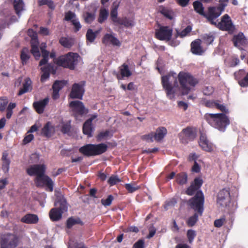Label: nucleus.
<instances>
[{
  "instance_id": "nucleus-9",
  "label": "nucleus",
  "mask_w": 248,
  "mask_h": 248,
  "mask_svg": "<svg viewBox=\"0 0 248 248\" xmlns=\"http://www.w3.org/2000/svg\"><path fill=\"white\" fill-rule=\"evenodd\" d=\"M196 129L193 127H187L183 129L179 134L180 141L183 144H187L193 140L196 137Z\"/></svg>"
},
{
  "instance_id": "nucleus-53",
  "label": "nucleus",
  "mask_w": 248,
  "mask_h": 248,
  "mask_svg": "<svg viewBox=\"0 0 248 248\" xmlns=\"http://www.w3.org/2000/svg\"><path fill=\"white\" fill-rule=\"evenodd\" d=\"M121 181L117 175L111 176L108 180V183L111 186L116 185Z\"/></svg>"
},
{
  "instance_id": "nucleus-41",
  "label": "nucleus",
  "mask_w": 248,
  "mask_h": 248,
  "mask_svg": "<svg viewBox=\"0 0 248 248\" xmlns=\"http://www.w3.org/2000/svg\"><path fill=\"white\" fill-rule=\"evenodd\" d=\"M116 24L124 25L126 28H130L133 27L135 25V22L132 19L124 18H121Z\"/></svg>"
},
{
  "instance_id": "nucleus-42",
  "label": "nucleus",
  "mask_w": 248,
  "mask_h": 248,
  "mask_svg": "<svg viewBox=\"0 0 248 248\" xmlns=\"http://www.w3.org/2000/svg\"><path fill=\"white\" fill-rule=\"evenodd\" d=\"M30 58L28 48H24L21 53L20 58L23 65L26 64Z\"/></svg>"
},
{
  "instance_id": "nucleus-55",
  "label": "nucleus",
  "mask_w": 248,
  "mask_h": 248,
  "mask_svg": "<svg viewBox=\"0 0 248 248\" xmlns=\"http://www.w3.org/2000/svg\"><path fill=\"white\" fill-rule=\"evenodd\" d=\"M192 30V28L190 26H188L184 30L182 31L177 32V35L178 36H180L181 37H184L186 36Z\"/></svg>"
},
{
  "instance_id": "nucleus-45",
  "label": "nucleus",
  "mask_w": 248,
  "mask_h": 248,
  "mask_svg": "<svg viewBox=\"0 0 248 248\" xmlns=\"http://www.w3.org/2000/svg\"><path fill=\"white\" fill-rule=\"evenodd\" d=\"M97 32H94L92 29H88L86 33L87 40L90 43L94 41L96 36Z\"/></svg>"
},
{
  "instance_id": "nucleus-17",
  "label": "nucleus",
  "mask_w": 248,
  "mask_h": 248,
  "mask_svg": "<svg viewBox=\"0 0 248 248\" xmlns=\"http://www.w3.org/2000/svg\"><path fill=\"white\" fill-rule=\"evenodd\" d=\"M97 8L95 3H92L88 6L87 11L83 15V17L86 23H91L95 19Z\"/></svg>"
},
{
  "instance_id": "nucleus-43",
  "label": "nucleus",
  "mask_w": 248,
  "mask_h": 248,
  "mask_svg": "<svg viewBox=\"0 0 248 248\" xmlns=\"http://www.w3.org/2000/svg\"><path fill=\"white\" fill-rule=\"evenodd\" d=\"M41 69L43 73L41 76V80L42 82H45L49 77L50 68L44 66Z\"/></svg>"
},
{
  "instance_id": "nucleus-58",
  "label": "nucleus",
  "mask_w": 248,
  "mask_h": 248,
  "mask_svg": "<svg viewBox=\"0 0 248 248\" xmlns=\"http://www.w3.org/2000/svg\"><path fill=\"white\" fill-rule=\"evenodd\" d=\"M76 18H77V17H76L75 14H74V13H73L71 11H68V12H67L65 14V19L66 21L70 20L72 22V21Z\"/></svg>"
},
{
  "instance_id": "nucleus-34",
  "label": "nucleus",
  "mask_w": 248,
  "mask_h": 248,
  "mask_svg": "<svg viewBox=\"0 0 248 248\" xmlns=\"http://www.w3.org/2000/svg\"><path fill=\"white\" fill-rule=\"evenodd\" d=\"M13 5L16 14L20 16L24 10V3L23 0H14Z\"/></svg>"
},
{
  "instance_id": "nucleus-24",
  "label": "nucleus",
  "mask_w": 248,
  "mask_h": 248,
  "mask_svg": "<svg viewBox=\"0 0 248 248\" xmlns=\"http://www.w3.org/2000/svg\"><path fill=\"white\" fill-rule=\"evenodd\" d=\"M34 40L31 41V52L36 60H38L41 54L38 47L39 42L38 39L35 38V34L33 36Z\"/></svg>"
},
{
  "instance_id": "nucleus-44",
  "label": "nucleus",
  "mask_w": 248,
  "mask_h": 248,
  "mask_svg": "<svg viewBox=\"0 0 248 248\" xmlns=\"http://www.w3.org/2000/svg\"><path fill=\"white\" fill-rule=\"evenodd\" d=\"M198 220V213H195L192 216L190 217L186 221V224L188 227H192Z\"/></svg>"
},
{
  "instance_id": "nucleus-2",
  "label": "nucleus",
  "mask_w": 248,
  "mask_h": 248,
  "mask_svg": "<svg viewBox=\"0 0 248 248\" xmlns=\"http://www.w3.org/2000/svg\"><path fill=\"white\" fill-rule=\"evenodd\" d=\"M205 118L212 126L222 132L225 130L230 124L229 118L223 113H207Z\"/></svg>"
},
{
  "instance_id": "nucleus-13",
  "label": "nucleus",
  "mask_w": 248,
  "mask_h": 248,
  "mask_svg": "<svg viewBox=\"0 0 248 248\" xmlns=\"http://www.w3.org/2000/svg\"><path fill=\"white\" fill-rule=\"evenodd\" d=\"M69 106L76 119H78V115H82L88 113V110L84 107L82 102L80 101H71Z\"/></svg>"
},
{
  "instance_id": "nucleus-46",
  "label": "nucleus",
  "mask_w": 248,
  "mask_h": 248,
  "mask_svg": "<svg viewBox=\"0 0 248 248\" xmlns=\"http://www.w3.org/2000/svg\"><path fill=\"white\" fill-rule=\"evenodd\" d=\"M60 43L65 47H70L73 44V41L70 38L62 37L60 39Z\"/></svg>"
},
{
  "instance_id": "nucleus-60",
  "label": "nucleus",
  "mask_w": 248,
  "mask_h": 248,
  "mask_svg": "<svg viewBox=\"0 0 248 248\" xmlns=\"http://www.w3.org/2000/svg\"><path fill=\"white\" fill-rule=\"evenodd\" d=\"M124 187L130 193H133L139 188L138 186H134L131 184H126Z\"/></svg>"
},
{
  "instance_id": "nucleus-22",
  "label": "nucleus",
  "mask_w": 248,
  "mask_h": 248,
  "mask_svg": "<svg viewBox=\"0 0 248 248\" xmlns=\"http://www.w3.org/2000/svg\"><path fill=\"white\" fill-rule=\"evenodd\" d=\"M233 41L234 46L239 49H242V46L247 44V39L242 33H239L233 37Z\"/></svg>"
},
{
  "instance_id": "nucleus-14",
  "label": "nucleus",
  "mask_w": 248,
  "mask_h": 248,
  "mask_svg": "<svg viewBox=\"0 0 248 248\" xmlns=\"http://www.w3.org/2000/svg\"><path fill=\"white\" fill-rule=\"evenodd\" d=\"M85 82L81 81L78 83H74L72 88L70 96L72 98L82 99L84 93V86Z\"/></svg>"
},
{
  "instance_id": "nucleus-27",
  "label": "nucleus",
  "mask_w": 248,
  "mask_h": 248,
  "mask_svg": "<svg viewBox=\"0 0 248 248\" xmlns=\"http://www.w3.org/2000/svg\"><path fill=\"white\" fill-rule=\"evenodd\" d=\"M63 213V212L59 208H53L49 211V216L51 221H57L62 218Z\"/></svg>"
},
{
  "instance_id": "nucleus-15",
  "label": "nucleus",
  "mask_w": 248,
  "mask_h": 248,
  "mask_svg": "<svg viewBox=\"0 0 248 248\" xmlns=\"http://www.w3.org/2000/svg\"><path fill=\"white\" fill-rule=\"evenodd\" d=\"M203 184V180L200 177H197L194 179L193 182L191 183L189 186H188L185 191V194L189 196H192L194 194L199 191V189L201 188Z\"/></svg>"
},
{
  "instance_id": "nucleus-36",
  "label": "nucleus",
  "mask_w": 248,
  "mask_h": 248,
  "mask_svg": "<svg viewBox=\"0 0 248 248\" xmlns=\"http://www.w3.org/2000/svg\"><path fill=\"white\" fill-rule=\"evenodd\" d=\"M54 128L52 124L48 122L47 123L42 129V134L45 137H48L51 136L54 132Z\"/></svg>"
},
{
  "instance_id": "nucleus-63",
  "label": "nucleus",
  "mask_w": 248,
  "mask_h": 248,
  "mask_svg": "<svg viewBox=\"0 0 248 248\" xmlns=\"http://www.w3.org/2000/svg\"><path fill=\"white\" fill-rule=\"evenodd\" d=\"M34 138V136L31 134H29L26 135L23 140V143L26 144L30 142Z\"/></svg>"
},
{
  "instance_id": "nucleus-5",
  "label": "nucleus",
  "mask_w": 248,
  "mask_h": 248,
  "mask_svg": "<svg viewBox=\"0 0 248 248\" xmlns=\"http://www.w3.org/2000/svg\"><path fill=\"white\" fill-rule=\"evenodd\" d=\"M204 197L203 192L200 190L195 196L190 198L187 202V205L200 215L202 216L204 210Z\"/></svg>"
},
{
  "instance_id": "nucleus-29",
  "label": "nucleus",
  "mask_w": 248,
  "mask_h": 248,
  "mask_svg": "<svg viewBox=\"0 0 248 248\" xmlns=\"http://www.w3.org/2000/svg\"><path fill=\"white\" fill-rule=\"evenodd\" d=\"M167 130L164 127H158L154 133L155 140L160 142L167 134Z\"/></svg>"
},
{
  "instance_id": "nucleus-11",
  "label": "nucleus",
  "mask_w": 248,
  "mask_h": 248,
  "mask_svg": "<svg viewBox=\"0 0 248 248\" xmlns=\"http://www.w3.org/2000/svg\"><path fill=\"white\" fill-rule=\"evenodd\" d=\"M46 170V166L45 164H34L30 166L26 169L27 173L30 176L38 177L44 174Z\"/></svg>"
},
{
  "instance_id": "nucleus-6",
  "label": "nucleus",
  "mask_w": 248,
  "mask_h": 248,
  "mask_svg": "<svg viewBox=\"0 0 248 248\" xmlns=\"http://www.w3.org/2000/svg\"><path fill=\"white\" fill-rule=\"evenodd\" d=\"M80 61L81 59L77 53L69 52L65 56L60 57L58 63L64 67L74 69Z\"/></svg>"
},
{
  "instance_id": "nucleus-25",
  "label": "nucleus",
  "mask_w": 248,
  "mask_h": 248,
  "mask_svg": "<svg viewBox=\"0 0 248 248\" xmlns=\"http://www.w3.org/2000/svg\"><path fill=\"white\" fill-rule=\"evenodd\" d=\"M49 99L46 98L42 100L33 103V106L36 112L39 114L44 112V108L48 104Z\"/></svg>"
},
{
  "instance_id": "nucleus-64",
  "label": "nucleus",
  "mask_w": 248,
  "mask_h": 248,
  "mask_svg": "<svg viewBox=\"0 0 248 248\" xmlns=\"http://www.w3.org/2000/svg\"><path fill=\"white\" fill-rule=\"evenodd\" d=\"M239 84L242 87L248 86V73L243 80L239 81Z\"/></svg>"
},
{
  "instance_id": "nucleus-40",
  "label": "nucleus",
  "mask_w": 248,
  "mask_h": 248,
  "mask_svg": "<svg viewBox=\"0 0 248 248\" xmlns=\"http://www.w3.org/2000/svg\"><path fill=\"white\" fill-rule=\"evenodd\" d=\"M177 183L180 185H184L187 182V175L186 172H182L176 175Z\"/></svg>"
},
{
  "instance_id": "nucleus-54",
  "label": "nucleus",
  "mask_w": 248,
  "mask_h": 248,
  "mask_svg": "<svg viewBox=\"0 0 248 248\" xmlns=\"http://www.w3.org/2000/svg\"><path fill=\"white\" fill-rule=\"evenodd\" d=\"M141 139L148 142H153L155 140L154 133L152 132L149 134L141 136Z\"/></svg>"
},
{
  "instance_id": "nucleus-32",
  "label": "nucleus",
  "mask_w": 248,
  "mask_h": 248,
  "mask_svg": "<svg viewBox=\"0 0 248 248\" xmlns=\"http://www.w3.org/2000/svg\"><path fill=\"white\" fill-rule=\"evenodd\" d=\"M109 15V11L108 8L105 6H102L99 13V16L98 18V22L99 23H103L105 20H106Z\"/></svg>"
},
{
  "instance_id": "nucleus-20",
  "label": "nucleus",
  "mask_w": 248,
  "mask_h": 248,
  "mask_svg": "<svg viewBox=\"0 0 248 248\" xmlns=\"http://www.w3.org/2000/svg\"><path fill=\"white\" fill-rule=\"evenodd\" d=\"M97 117V114H93L91 118L87 120L83 124V132L84 134L87 135L88 137L92 136V133L93 130V128L92 126V122L93 120L96 119Z\"/></svg>"
},
{
  "instance_id": "nucleus-47",
  "label": "nucleus",
  "mask_w": 248,
  "mask_h": 248,
  "mask_svg": "<svg viewBox=\"0 0 248 248\" xmlns=\"http://www.w3.org/2000/svg\"><path fill=\"white\" fill-rule=\"evenodd\" d=\"M2 170L4 172H7L9 169V165L10 161L9 159L7 158V156H2Z\"/></svg>"
},
{
  "instance_id": "nucleus-61",
  "label": "nucleus",
  "mask_w": 248,
  "mask_h": 248,
  "mask_svg": "<svg viewBox=\"0 0 248 248\" xmlns=\"http://www.w3.org/2000/svg\"><path fill=\"white\" fill-rule=\"evenodd\" d=\"M72 24L74 26V30L75 31H78L81 28V25L78 19V18L75 19L72 21Z\"/></svg>"
},
{
  "instance_id": "nucleus-28",
  "label": "nucleus",
  "mask_w": 248,
  "mask_h": 248,
  "mask_svg": "<svg viewBox=\"0 0 248 248\" xmlns=\"http://www.w3.org/2000/svg\"><path fill=\"white\" fill-rule=\"evenodd\" d=\"M205 105L209 108H216L225 113L229 112L226 107L224 105L219 104L218 101H207L205 102Z\"/></svg>"
},
{
  "instance_id": "nucleus-1",
  "label": "nucleus",
  "mask_w": 248,
  "mask_h": 248,
  "mask_svg": "<svg viewBox=\"0 0 248 248\" xmlns=\"http://www.w3.org/2000/svg\"><path fill=\"white\" fill-rule=\"evenodd\" d=\"M161 82L168 98L170 99L174 98L178 86L176 74L170 72L166 75L162 76Z\"/></svg>"
},
{
  "instance_id": "nucleus-19",
  "label": "nucleus",
  "mask_w": 248,
  "mask_h": 248,
  "mask_svg": "<svg viewBox=\"0 0 248 248\" xmlns=\"http://www.w3.org/2000/svg\"><path fill=\"white\" fill-rule=\"evenodd\" d=\"M199 143L201 148L207 152H210L214 148L213 144L208 140L206 136L203 133L201 134Z\"/></svg>"
},
{
  "instance_id": "nucleus-12",
  "label": "nucleus",
  "mask_w": 248,
  "mask_h": 248,
  "mask_svg": "<svg viewBox=\"0 0 248 248\" xmlns=\"http://www.w3.org/2000/svg\"><path fill=\"white\" fill-rule=\"evenodd\" d=\"M231 202V195L228 188L220 190L217 196V203L221 206H227Z\"/></svg>"
},
{
  "instance_id": "nucleus-50",
  "label": "nucleus",
  "mask_w": 248,
  "mask_h": 248,
  "mask_svg": "<svg viewBox=\"0 0 248 248\" xmlns=\"http://www.w3.org/2000/svg\"><path fill=\"white\" fill-rule=\"evenodd\" d=\"M194 10L201 15L203 14V7L202 3L199 1H196L193 3Z\"/></svg>"
},
{
  "instance_id": "nucleus-16",
  "label": "nucleus",
  "mask_w": 248,
  "mask_h": 248,
  "mask_svg": "<svg viewBox=\"0 0 248 248\" xmlns=\"http://www.w3.org/2000/svg\"><path fill=\"white\" fill-rule=\"evenodd\" d=\"M217 22L216 24L217 27L223 31H232L233 26L230 16L227 15H224L220 22Z\"/></svg>"
},
{
  "instance_id": "nucleus-49",
  "label": "nucleus",
  "mask_w": 248,
  "mask_h": 248,
  "mask_svg": "<svg viewBox=\"0 0 248 248\" xmlns=\"http://www.w3.org/2000/svg\"><path fill=\"white\" fill-rule=\"evenodd\" d=\"M66 84L65 81H56L53 85V90L60 91Z\"/></svg>"
},
{
  "instance_id": "nucleus-52",
  "label": "nucleus",
  "mask_w": 248,
  "mask_h": 248,
  "mask_svg": "<svg viewBox=\"0 0 248 248\" xmlns=\"http://www.w3.org/2000/svg\"><path fill=\"white\" fill-rule=\"evenodd\" d=\"M186 236L190 244H191L193 241L194 238L196 236V232L193 230H188L187 231Z\"/></svg>"
},
{
  "instance_id": "nucleus-35",
  "label": "nucleus",
  "mask_w": 248,
  "mask_h": 248,
  "mask_svg": "<svg viewBox=\"0 0 248 248\" xmlns=\"http://www.w3.org/2000/svg\"><path fill=\"white\" fill-rule=\"evenodd\" d=\"M46 47V43L41 44L40 46V49L41 50L43 59L40 61L39 62L40 66L46 64L47 62L49 52L45 49Z\"/></svg>"
},
{
  "instance_id": "nucleus-4",
  "label": "nucleus",
  "mask_w": 248,
  "mask_h": 248,
  "mask_svg": "<svg viewBox=\"0 0 248 248\" xmlns=\"http://www.w3.org/2000/svg\"><path fill=\"white\" fill-rule=\"evenodd\" d=\"M20 243V238L16 233L6 232L0 236V248H16Z\"/></svg>"
},
{
  "instance_id": "nucleus-3",
  "label": "nucleus",
  "mask_w": 248,
  "mask_h": 248,
  "mask_svg": "<svg viewBox=\"0 0 248 248\" xmlns=\"http://www.w3.org/2000/svg\"><path fill=\"white\" fill-rule=\"evenodd\" d=\"M178 78L183 94H187L192 88L194 87L198 82L195 78L187 73L180 72Z\"/></svg>"
},
{
  "instance_id": "nucleus-38",
  "label": "nucleus",
  "mask_w": 248,
  "mask_h": 248,
  "mask_svg": "<svg viewBox=\"0 0 248 248\" xmlns=\"http://www.w3.org/2000/svg\"><path fill=\"white\" fill-rule=\"evenodd\" d=\"M31 81L29 78H26L25 82L23 84V88L20 90L18 94L21 95L27 92H28L31 89Z\"/></svg>"
},
{
  "instance_id": "nucleus-30",
  "label": "nucleus",
  "mask_w": 248,
  "mask_h": 248,
  "mask_svg": "<svg viewBox=\"0 0 248 248\" xmlns=\"http://www.w3.org/2000/svg\"><path fill=\"white\" fill-rule=\"evenodd\" d=\"M201 41L200 40H196L191 43V51L195 54L201 55L204 50L201 46Z\"/></svg>"
},
{
  "instance_id": "nucleus-21",
  "label": "nucleus",
  "mask_w": 248,
  "mask_h": 248,
  "mask_svg": "<svg viewBox=\"0 0 248 248\" xmlns=\"http://www.w3.org/2000/svg\"><path fill=\"white\" fill-rule=\"evenodd\" d=\"M103 43L106 45H112L116 46L121 45L120 42L112 33L105 34L103 39Z\"/></svg>"
},
{
  "instance_id": "nucleus-62",
  "label": "nucleus",
  "mask_w": 248,
  "mask_h": 248,
  "mask_svg": "<svg viewBox=\"0 0 248 248\" xmlns=\"http://www.w3.org/2000/svg\"><path fill=\"white\" fill-rule=\"evenodd\" d=\"M144 242L143 240L140 239L136 242L133 245L132 248H144Z\"/></svg>"
},
{
  "instance_id": "nucleus-10",
  "label": "nucleus",
  "mask_w": 248,
  "mask_h": 248,
  "mask_svg": "<svg viewBox=\"0 0 248 248\" xmlns=\"http://www.w3.org/2000/svg\"><path fill=\"white\" fill-rule=\"evenodd\" d=\"M34 183L37 187L46 186L47 187L46 190L52 192L53 190L54 183L52 179L45 173L36 177Z\"/></svg>"
},
{
  "instance_id": "nucleus-59",
  "label": "nucleus",
  "mask_w": 248,
  "mask_h": 248,
  "mask_svg": "<svg viewBox=\"0 0 248 248\" xmlns=\"http://www.w3.org/2000/svg\"><path fill=\"white\" fill-rule=\"evenodd\" d=\"M225 222V217H224L215 220L214 224L216 227L219 228L221 227Z\"/></svg>"
},
{
  "instance_id": "nucleus-37",
  "label": "nucleus",
  "mask_w": 248,
  "mask_h": 248,
  "mask_svg": "<svg viewBox=\"0 0 248 248\" xmlns=\"http://www.w3.org/2000/svg\"><path fill=\"white\" fill-rule=\"evenodd\" d=\"M76 224L83 225L82 220L79 217H70L68 218L66 221V227L68 229L71 228L74 225Z\"/></svg>"
},
{
  "instance_id": "nucleus-48",
  "label": "nucleus",
  "mask_w": 248,
  "mask_h": 248,
  "mask_svg": "<svg viewBox=\"0 0 248 248\" xmlns=\"http://www.w3.org/2000/svg\"><path fill=\"white\" fill-rule=\"evenodd\" d=\"M114 199V198L112 195H109L106 199H102L101 202L105 207L109 206L111 204Z\"/></svg>"
},
{
  "instance_id": "nucleus-8",
  "label": "nucleus",
  "mask_w": 248,
  "mask_h": 248,
  "mask_svg": "<svg viewBox=\"0 0 248 248\" xmlns=\"http://www.w3.org/2000/svg\"><path fill=\"white\" fill-rule=\"evenodd\" d=\"M207 1L208 0H204ZM228 0H219V5L218 7H213L209 8V11L207 18L212 24H216L217 22L214 20L218 17L224 11L227 6Z\"/></svg>"
},
{
  "instance_id": "nucleus-7",
  "label": "nucleus",
  "mask_w": 248,
  "mask_h": 248,
  "mask_svg": "<svg viewBox=\"0 0 248 248\" xmlns=\"http://www.w3.org/2000/svg\"><path fill=\"white\" fill-rule=\"evenodd\" d=\"M107 147L103 143L97 145L90 144L82 146L79 150L84 155H99L104 153L107 150Z\"/></svg>"
},
{
  "instance_id": "nucleus-33",
  "label": "nucleus",
  "mask_w": 248,
  "mask_h": 248,
  "mask_svg": "<svg viewBox=\"0 0 248 248\" xmlns=\"http://www.w3.org/2000/svg\"><path fill=\"white\" fill-rule=\"evenodd\" d=\"M158 11L169 19H172L174 17V13L168 7L160 6L158 8Z\"/></svg>"
},
{
  "instance_id": "nucleus-51",
  "label": "nucleus",
  "mask_w": 248,
  "mask_h": 248,
  "mask_svg": "<svg viewBox=\"0 0 248 248\" xmlns=\"http://www.w3.org/2000/svg\"><path fill=\"white\" fill-rule=\"evenodd\" d=\"M9 100L7 97L4 96L0 98V111H3L6 108Z\"/></svg>"
},
{
  "instance_id": "nucleus-39",
  "label": "nucleus",
  "mask_w": 248,
  "mask_h": 248,
  "mask_svg": "<svg viewBox=\"0 0 248 248\" xmlns=\"http://www.w3.org/2000/svg\"><path fill=\"white\" fill-rule=\"evenodd\" d=\"M55 204L57 206V208H59L63 212L67 211V202L66 200L64 198H58Z\"/></svg>"
},
{
  "instance_id": "nucleus-26",
  "label": "nucleus",
  "mask_w": 248,
  "mask_h": 248,
  "mask_svg": "<svg viewBox=\"0 0 248 248\" xmlns=\"http://www.w3.org/2000/svg\"><path fill=\"white\" fill-rule=\"evenodd\" d=\"M119 6V3L117 1L113 2L110 11V17L112 21L117 24L121 19L118 17V9Z\"/></svg>"
},
{
  "instance_id": "nucleus-18",
  "label": "nucleus",
  "mask_w": 248,
  "mask_h": 248,
  "mask_svg": "<svg viewBox=\"0 0 248 248\" xmlns=\"http://www.w3.org/2000/svg\"><path fill=\"white\" fill-rule=\"evenodd\" d=\"M172 35V30L168 27H162L156 31L155 36L160 40L169 41Z\"/></svg>"
},
{
  "instance_id": "nucleus-31",
  "label": "nucleus",
  "mask_w": 248,
  "mask_h": 248,
  "mask_svg": "<svg viewBox=\"0 0 248 248\" xmlns=\"http://www.w3.org/2000/svg\"><path fill=\"white\" fill-rule=\"evenodd\" d=\"M120 71L121 75L117 76L118 79H122L125 77L128 78L132 75V72L129 70L128 66L125 64L120 67Z\"/></svg>"
},
{
  "instance_id": "nucleus-57",
  "label": "nucleus",
  "mask_w": 248,
  "mask_h": 248,
  "mask_svg": "<svg viewBox=\"0 0 248 248\" xmlns=\"http://www.w3.org/2000/svg\"><path fill=\"white\" fill-rule=\"evenodd\" d=\"M159 149L157 147H154L152 148H146L142 150V154H158L159 153Z\"/></svg>"
},
{
  "instance_id": "nucleus-56",
  "label": "nucleus",
  "mask_w": 248,
  "mask_h": 248,
  "mask_svg": "<svg viewBox=\"0 0 248 248\" xmlns=\"http://www.w3.org/2000/svg\"><path fill=\"white\" fill-rule=\"evenodd\" d=\"M203 42L206 45L211 44L214 40V37L212 35L205 34L203 37Z\"/></svg>"
},
{
  "instance_id": "nucleus-23",
  "label": "nucleus",
  "mask_w": 248,
  "mask_h": 248,
  "mask_svg": "<svg viewBox=\"0 0 248 248\" xmlns=\"http://www.w3.org/2000/svg\"><path fill=\"white\" fill-rule=\"evenodd\" d=\"M21 221L26 224H37L39 221V218L36 214L28 213L21 218Z\"/></svg>"
}]
</instances>
